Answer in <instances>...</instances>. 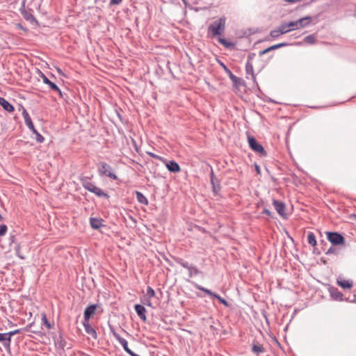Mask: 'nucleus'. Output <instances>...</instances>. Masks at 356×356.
<instances>
[{"label":"nucleus","mask_w":356,"mask_h":356,"mask_svg":"<svg viewBox=\"0 0 356 356\" xmlns=\"http://www.w3.org/2000/svg\"><path fill=\"white\" fill-rule=\"evenodd\" d=\"M337 284L343 289H350L353 286V282L349 280L338 278Z\"/></svg>","instance_id":"obj_20"},{"label":"nucleus","mask_w":356,"mask_h":356,"mask_svg":"<svg viewBox=\"0 0 356 356\" xmlns=\"http://www.w3.org/2000/svg\"><path fill=\"white\" fill-rule=\"evenodd\" d=\"M211 184L212 185L213 192L216 195L220 191V184L219 180L215 177L214 173L211 171L210 175Z\"/></svg>","instance_id":"obj_13"},{"label":"nucleus","mask_w":356,"mask_h":356,"mask_svg":"<svg viewBox=\"0 0 356 356\" xmlns=\"http://www.w3.org/2000/svg\"><path fill=\"white\" fill-rule=\"evenodd\" d=\"M337 249L333 247H330L325 252L326 254H337Z\"/></svg>","instance_id":"obj_41"},{"label":"nucleus","mask_w":356,"mask_h":356,"mask_svg":"<svg viewBox=\"0 0 356 356\" xmlns=\"http://www.w3.org/2000/svg\"><path fill=\"white\" fill-rule=\"evenodd\" d=\"M83 187L88 191L93 193L97 196L102 197L108 198L109 195L102 191L100 188L97 187L94 184L89 181L86 178L81 180Z\"/></svg>","instance_id":"obj_2"},{"label":"nucleus","mask_w":356,"mask_h":356,"mask_svg":"<svg viewBox=\"0 0 356 356\" xmlns=\"http://www.w3.org/2000/svg\"><path fill=\"white\" fill-rule=\"evenodd\" d=\"M255 56V54H250L248 56V60L250 62L252 59Z\"/></svg>","instance_id":"obj_44"},{"label":"nucleus","mask_w":356,"mask_h":356,"mask_svg":"<svg viewBox=\"0 0 356 356\" xmlns=\"http://www.w3.org/2000/svg\"><path fill=\"white\" fill-rule=\"evenodd\" d=\"M134 308H135V310H136L138 316H139V318L143 322H146L147 316L145 315V312H146L145 308L143 305H136Z\"/></svg>","instance_id":"obj_15"},{"label":"nucleus","mask_w":356,"mask_h":356,"mask_svg":"<svg viewBox=\"0 0 356 356\" xmlns=\"http://www.w3.org/2000/svg\"><path fill=\"white\" fill-rule=\"evenodd\" d=\"M168 170L171 172H178L181 170L179 164L175 161H170L166 164Z\"/></svg>","instance_id":"obj_17"},{"label":"nucleus","mask_w":356,"mask_h":356,"mask_svg":"<svg viewBox=\"0 0 356 356\" xmlns=\"http://www.w3.org/2000/svg\"><path fill=\"white\" fill-rule=\"evenodd\" d=\"M218 41L220 44H222L226 48H231L234 46L232 42L227 41L225 38H218Z\"/></svg>","instance_id":"obj_27"},{"label":"nucleus","mask_w":356,"mask_h":356,"mask_svg":"<svg viewBox=\"0 0 356 356\" xmlns=\"http://www.w3.org/2000/svg\"><path fill=\"white\" fill-rule=\"evenodd\" d=\"M287 45H288V44L286 43V42H282V43H279V44H274L273 46H270V47L265 49L264 50L260 51L259 52V56H262L263 55L270 52V51L275 50V49H277L279 48H281V47H286Z\"/></svg>","instance_id":"obj_14"},{"label":"nucleus","mask_w":356,"mask_h":356,"mask_svg":"<svg viewBox=\"0 0 356 356\" xmlns=\"http://www.w3.org/2000/svg\"><path fill=\"white\" fill-rule=\"evenodd\" d=\"M147 296L149 298H153L155 296V291L151 286L147 288Z\"/></svg>","instance_id":"obj_37"},{"label":"nucleus","mask_w":356,"mask_h":356,"mask_svg":"<svg viewBox=\"0 0 356 356\" xmlns=\"http://www.w3.org/2000/svg\"><path fill=\"white\" fill-rule=\"evenodd\" d=\"M273 205L280 216L283 218L286 217V213L285 212L286 206L284 202L274 199L273 200Z\"/></svg>","instance_id":"obj_8"},{"label":"nucleus","mask_w":356,"mask_h":356,"mask_svg":"<svg viewBox=\"0 0 356 356\" xmlns=\"http://www.w3.org/2000/svg\"><path fill=\"white\" fill-rule=\"evenodd\" d=\"M14 238H15V236H11L10 239H11V241H12V242H13V241H14Z\"/></svg>","instance_id":"obj_48"},{"label":"nucleus","mask_w":356,"mask_h":356,"mask_svg":"<svg viewBox=\"0 0 356 356\" xmlns=\"http://www.w3.org/2000/svg\"><path fill=\"white\" fill-rule=\"evenodd\" d=\"M245 72H246L247 75H250L252 79L254 81L256 79V77H255V75L254 73L253 65H252V63L250 62L249 60L247 61L246 65H245Z\"/></svg>","instance_id":"obj_21"},{"label":"nucleus","mask_w":356,"mask_h":356,"mask_svg":"<svg viewBox=\"0 0 356 356\" xmlns=\"http://www.w3.org/2000/svg\"><path fill=\"white\" fill-rule=\"evenodd\" d=\"M41 78L42 79L43 83L48 85L51 90L57 92L60 97H63V93L61 90L56 83L51 81L44 74H42Z\"/></svg>","instance_id":"obj_9"},{"label":"nucleus","mask_w":356,"mask_h":356,"mask_svg":"<svg viewBox=\"0 0 356 356\" xmlns=\"http://www.w3.org/2000/svg\"><path fill=\"white\" fill-rule=\"evenodd\" d=\"M174 261L188 270L190 277H193L201 273V271L195 266L190 264L188 262L184 261L182 258L175 257Z\"/></svg>","instance_id":"obj_3"},{"label":"nucleus","mask_w":356,"mask_h":356,"mask_svg":"<svg viewBox=\"0 0 356 356\" xmlns=\"http://www.w3.org/2000/svg\"><path fill=\"white\" fill-rule=\"evenodd\" d=\"M31 324H29V325H27V326H26L24 330L25 331H29V330H29V328L31 327Z\"/></svg>","instance_id":"obj_47"},{"label":"nucleus","mask_w":356,"mask_h":356,"mask_svg":"<svg viewBox=\"0 0 356 356\" xmlns=\"http://www.w3.org/2000/svg\"><path fill=\"white\" fill-rule=\"evenodd\" d=\"M184 3H186V0H182Z\"/></svg>","instance_id":"obj_50"},{"label":"nucleus","mask_w":356,"mask_h":356,"mask_svg":"<svg viewBox=\"0 0 356 356\" xmlns=\"http://www.w3.org/2000/svg\"><path fill=\"white\" fill-rule=\"evenodd\" d=\"M112 333L114 337L118 340L120 344L123 347L124 350L131 356H140L135 353H134L129 347L128 343L126 339L121 337L118 333H116L114 330H112Z\"/></svg>","instance_id":"obj_7"},{"label":"nucleus","mask_w":356,"mask_h":356,"mask_svg":"<svg viewBox=\"0 0 356 356\" xmlns=\"http://www.w3.org/2000/svg\"><path fill=\"white\" fill-rule=\"evenodd\" d=\"M308 243L314 247L316 245V236L314 233L309 232L307 236Z\"/></svg>","instance_id":"obj_29"},{"label":"nucleus","mask_w":356,"mask_h":356,"mask_svg":"<svg viewBox=\"0 0 356 356\" xmlns=\"http://www.w3.org/2000/svg\"><path fill=\"white\" fill-rule=\"evenodd\" d=\"M136 196L138 202L145 205L148 204V200L147 197L142 193L136 191Z\"/></svg>","instance_id":"obj_23"},{"label":"nucleus","mask_w":356,"mask_h":356,"mask_svg":"<svg viewBox=\"0 0 356 356\" xmlns=\"http://www.w3.org/2000/svg\"><path fill=\"white\" fill-rule=\"evenodd\" d=\"M263 213L266 214L268 216H272L271 211L270 210L267 209H264Z\"/></svg>","instance_id":"obj_42"},{"label":"nucleus","mask_w":356,"mask_h":356,"mask_svg":"<svg viewBox=\"0 0 356 356\" xmlns=\"http://www.w3.org/2000/svg\"><path fill=\"white\" fill-rule=\"evenodd\" d=\"M15 250L16 254L17 255L18 257H19L21 259H25V256H24L20 252L19 244H17L16 247L15 248Z\"/></svg>","instance_id":"obj_36"},{"label":"nucleus","mask_w":356,"mask_h":356,"mask_svg":"<svg viewBox=\"0 0 356 356\" xmlns=\"http://www.w3.org/2000/svg\"><path fill=\"white\" fill-rule=\"evenodd\" d=\"M248 143L250 145V147L255 152H257L260 154L262 156L266 155V152L265 151L264 148L261 145L257 143V140L252 137V136H248Z\"/></svg>","instance_id":"obj_6"},{"label":"nucleus","mask_w":356,"mask_h":356,"mask_svg":"<svg viewBox=\"0 0 356 356\" xmlns=\"http://www.w3.org/2000/svg\"><path fill=\"white\" fill-rule=\"evenodd\" d=\"M0 341L3 342V346L5 347H8V345H7L8 338H7L6 333H0Z\"/></svg>","instance_id":"obj_33"},{"label":"nucleus","mask_w":356,"mask_h":356,"mask_svg":"<svg viewBox=\"0 0 356 356\" xmlns=\"http://www.w3.org/2000/svg\"><path fill=\"white\" fill-rule=\"evenodd\" d=\"M21 332H22V329H17V330H13V331H10V332L6 333L7 338H8V342H7L8 347H9L10 345L11 337L15 334L21 333Z\"/></svg>","instance_id":"obj_25"},{"label":"nucleus","mask_w":356,"mask_h":356,"mask_svg":"<svg viewBox=\"0 0 356 356\" xmlns=\"http://www.w3.org/2000/svg\"><path fill=\"white\" fill-rule=\"evenodd\" d=\"M305 42L307 44H314L316 42V38L313 35H307L304 39Z\"/></svg>","instance_id":"obj_31"},{"label":"nucleus","mask_w":356,"mask_h":356,"mask_svg":"<svg viewBox=\"0 0 356 356\" xmlns=\"http://www.w3.org/2000/svg\"><path fill=\"white\" fill-rule=\"evenodd\" d=\"M286 24H287V27H289V29L290 31L300 29L299 27L298 21L290 22L286 23Z\"/></svg>","instance_id":"obj_30"},{"label":"nucleus","mask_w":356,"mask_h":356,"mask_svg":"<svg viewBox=\"0 0 356 356\" xmlns=\"http://www.w3.org/2000/svg\"><path fill=\"white\" fill-rule=\"evenodd\" d=\"M97 170L100 175H104L113 180H117V175L113 172L112 167L106 162H99L97 164Z\"/></svg>","instance_id":"obj_4"},{"label":"nucleus","mask_w":356,"mask_h":356,"mask_svg":"<svg viewBox=\"0 0 356 356\" xmlns=\"http://www.w3.org/2000/svg\"><path fill=\"white\" fill-rule=\"evenodd\" d=\"M297 21H298L299 27L301 29V28H303V27L309 25L312 22V18L310 17H302Z\"/></svg>","instance_id":"obj_22"},{"label":"nucleus","mask_w":356,"mask_h":356,"mask_svg":"<svg viewBox=\"0 0 356 356\" xmlns=\"http://www.w3.org/2000/svg\"><path fill=\"white\" fill-rule=\"evenodd\" d=\"M33 134H35L36 136V140L39 143H42L44 141V137L38 132V131L36 130V132H33Z\"/></svg>","instance_id":"obj_39"},{"label":"nucleus","mask_w":356,"mask_h":356,"mask_svg":"<svg viewBox=\"0 0 356 356\" xmlns=\"http://www.w3.org/2000/svg\"><path fill=\"white\" fill-rule=\"evenodd\" d=\"M196 289L202 291H204L205 293H207V295H209V296H211V298H214L216 295V293H213L211 290L209 289H207L200 285H198V284H196L195 286Z\"/></svg>","instance_id":"obj_28"},{"label":"nucleus","mask_w":356,"mask_h":356,"mask_svg":"<svg viewBox=\"0 0 356 356\" xmlns=\"http://www.w3.org/2000/svg\"><path fill=\"white\" fill-rule=\"evenodd\" d=\"M225 24L226 17L222 16L208 26V32L211 33L213 38L221 35L225 31Z\"/></svg>","instance_id":"obj_1"},{"label":"nucleus","mask_w":356,"mask_h":356,"mask_svg":"<svg viewBox=\"0 0 356 356\" xmlns=\"http://www.w3.org/2000/svg\"><path fill=\"white\" fill-rule=\"evenodd\" d=\"M0 105L8 112H13L14 111V107L12 104H10L7 100H6L3 97H0Z\"/></svg>","instance_id":"obj_19"},{"label":"nucleus","mask_w":356,"mask_h":356,"mask_svg":"<svg viewBox=\"0 0 356 356\" xmlns=\"http://www.w3.org/2000/svg\"><path fill=\"white\" fill-rule=\"evenodd\" d=\"M327 240L333 245H339L343 244L345 242L344 237L338 232H326Z\"/></svg>","instance_id":"obj_5"},{"label":"nucleus","mask_w":356,"mask_h":356,"mask_svg":"<svg viewBox=\"0 0 356 356\" xmlns=\"http://www.w3.org/2000/svg\"><path fill=\"white\" fill-rule=\"evenodd\" d=\"M90 224L92 228L94 229H99L101 227L103 226V220L96 218H90Z\"/></svg>","instance_id":"obj_18"},{"label":"nucleus","mask_w":356,"mask_h":356,"mask_svg":"<svg viewBox=\"0 0 356 356\" xmlns=\"http://www.w3.org/2000/svg\"><path fill=\"white\" fill-rule=\"evenodd\" d=\"M331 296L336 300H342L343 294L337 289H334L331 291Z\"/></svg>","instance_id":"obj_26"},{"label":"nucleus","mask_w":356,"mask_h":356,"mask_svg":"<svg viewBox=\"0 0 356 356\" xmlns=\"http://www.w3.org/2000/svg\"><path fill=\"white\" fill-rule=\"evenodd\" d=\"M214 298H216L219 302L225 306H228V302L224 298H221L219 295L216 294Z\"/></svg>","instance_id":"obj_38"},{"label":"nucleus","mask_w":356,"mask_h":356,"mask_svg":"<svg viewBox=\"0 0 356 356\" xmlns=\"http://www.w3.org/2000/svg\"><path fill=\"white\" fill-rule=\"evenodd\" d=\"M98 305L96 304L89 305L84 311V320L89 321L90 318L95 314Z\"/></svg>","instance_id":"obj_12"},{"label":"nucleus","mask_w":356,"mask_h":356,"mask_svg":"<svg viewBox=\"0 0 356 356\" xmlns=\"http://www.w3.org/2000/svg\"><path fill=\"white\" fill-rule=\"evenodd\" d=\"M278 29H280V33L282 34H285L288 32H289V27H287V24L286 23H284V24H282V25H280Z\"/></svg>","instance_id":"obj_32"},{"label":"nucleus","mask_w":356,"mask_h":356,"mask_svg":"<svg viewBox=\"0 0 356 356\" xmlns=\"http://www.w3.org/2000/svg\"><path fill=\"white\" fill-rule=\"evenodd\" d=\"M221 66L222 67V68L224 69V70L226 72V73L228 74L229 79H231V81L233 82V83L235 85V86H238V85H240L241 84V79L237 77L236 76H235L232 72V71L228 69L227 67V66L221 63Z\"/></svg>","instance_id":"obj_11"},{"label":"nucleus","mask_w":356,"mask_h":356,"mask_svg":"<svg viewBox=\"0 0 356 356\" xmlns=\"http://www.w3.org/2000/svg\"><path fill=\"white\" fill-rule=\"evenodd\" d=\"M83 325L85 328V331L87 334L91 335L94 339H97V334L95 330L89 324V321L83 322Z\"/></svg>","instance_id":"obj_16"},{"label":"nucleus","mask_w":356,"mask_h":356,"mask_svg":"<svg viewBox=\"0 0 356 356\" xmlns=\"http://www.w3.org/2000/svg\"><path fill=\"white\" fill-rule=\"evenodd\" d=\"M281 35H282V34L280 33V31L279 29L272 30L270 33V35L273 38H278Z\"/></svg>","instance_id":"obj_34"},{"label":"nucleus","mask_w":356,"mask_h":356,"mask_svg":"<svg viewBox=\"0 0 356 356\" xmlns=\"http://www.w3.org/2000/svg\"><path fill=\"white\" fill-rule=\"evenodd\" d=\"M122 0H111V3L113 4H119Z\"/></svg>","instance_id":"obj_45"},{"label":"nucleus","mask_w":356,"mask_h":356,"mask_svg":"<svg viewBox=\"0 0 356 356\" xmlns=\"http://www.w3.org/2000/svg\"><path fill=\"white\" fill-rule=\"evenodd\" d=\"M8 227L6 225H0V236H3L7 232Z\"/></svg>","instance_id":"obj_40"},{"label":"nucleus","mask_w":356,"mask_h":356,"mask_svg":"<svg viewBox=\"0 0 356 356\" xmlns=\"http://www.w3.org/2000/svg\"><path fill=\"white\" fill-rule=\"evenodd\" d=\"M148 155H149L152 158H154V159H159V156L158 155H156L154 154V153H152V152H147Z\"/></svg>","instance_id":"obj_43"},{"label":"nucleus","mask_w":356,"mask_h":356,"mask_svg":"<svg viewBox=\"0 0 356 356\" xmlns=\"http://www.w3.org/2000/svg\"><path fill=\"white\" fill-rule=\"evenodd\" d=\"M22 116L24 119L25 124L28 127V128L32 132H36V129L33 125L31 118L24 107H22Z\"/></svg>","instance_id":"obj_10"},{"label":"nucleus","mask_w":356,"mask_h":356,"mask_svg":"<svg viewBox=\"0 0 356 356\" xmlns=\"http://www.w3.org/2000/svg\"><path fill=\"white\" fill-rule=\"evenodd\" d=\"M252 351L255 354L259 355L260 353H264L265 351V349L263 347V346L260 344H253L252 347Z\"/></svg>","instance_id":"obj_24"},{"label":"nucleus","mask_w":356,"mask_h":356,"mask_svg":"<svg viewBox=\"0 0 356 356\" xmlns=\"http://www.w3.org/2000/svg\"><path fill=\"white\" fill-rule=\"evenodd\" d=\"M352 302L356 301V296H354V300H351Z\"/></svg>","instance_id":"obj_49"},{"label":"nucleus","mask_w":356,"mask_h":356,"mask_svg":"<svg viewBox=\"0 0 356 356\" xmlns=\"http://www.w3.org/2000/svg\"><path fill=\"white\" fill-rule=\"evenodd\" d=\"M42 321L43 324L47 327V328L50 329L51 327V325L48 321L47 316L44 314L42 315Z\"/></svg>","instance_id":"obj_35"},{"label":"nucleus","mask_w":356,"mask_h":356,"mask_svg":"<svg viewBox=\"0 0 356 356\" xmlns=\"http://www.w3.org/2000/svg\"><path fill=\"white\" fill-rule=\"evenodd\" d=\"M255 170L258 174H260V168L258 165L255 164Z\"/></svg>","instance_id":"obj_46"}]
</instances>
